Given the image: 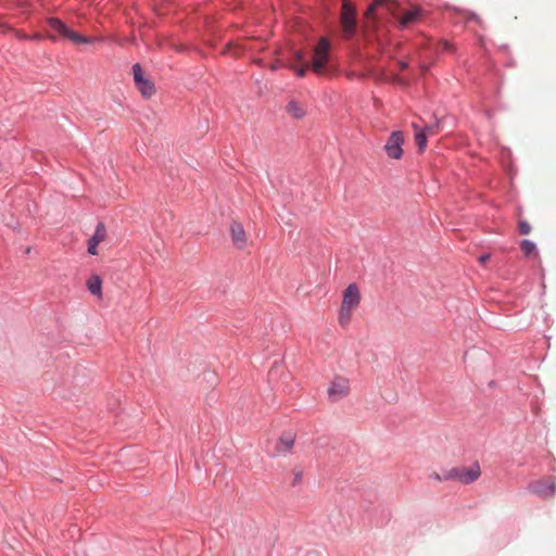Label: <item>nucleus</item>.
Listing matches in <instances>:
<instances>
[{
  "mask_svg": "<svg viewBox=\"0 0 556 556\" xmlns=\"http://www.w3.org/2000/svg\"><path fill=\"white\" fill-rule=\"evenodd\" d=\"M399 66H400L401 70H405V68H407L408 64L405 61H400L399 62Z\"/></svg>",
  "mask_w": 556,
  "mask_h": 556,
  "instance_id": "nucleus-28",
  "label": "nucleus"
},
{
  "mask_svg": "<svg viewBox=\"0 0 556 556\" xmlns=\"http://www.w3.org/2000/svg\"><path fill=\"white\" fill-rule=\"evenodd\" d=\"M424 130L427 132V136H432L437 134V126H427Z\"/></svg>",
  "mask_w": 556,
  "mask_h": 556,
  "instance_id": "nucleus-21",
  "label": "nucleus"
},
{
  "mask_svg": "<svg viewBox=\"0 0 556 556\" xmlns=\"http://www.w3.org/2000/svg\"><path fill=\"white\" fill-rule=\"evenodd\" d=\"M530 488L534 494L543 498H552L556 492V484L551 478L534 482Z\"/></svg>",
  "mask_w": 556,
  "mask_h": 556,
  "instance_id": "nucleus-11",
  "label": "nucleus"
},
{
  "mask_svg": "<svg viewBox=\"0 0 556 556\" xmlns=\"http://www.w3.org/2000/svg\"><path fill=\"white\" fill-rule=\"evenodd\" d=\"M480 468L478 465H473L467 468H452L444 473L445 480H457L464 484L471 483L480 477Z\"/></svg>",
  "mask_w": 556,
  "mask_h": 556,
  "instance_id": "nucleus-4",
  "label": "nucleus"
},
{
  "mask_svg": "<svg viewBox=\"0 0 556 556\" xmlns=\"http://www.w3.org/2000/svg\"><path fill=\"white\" fill-rule=\"evenodd\" d=\"M361 290L356 283H350L343 291L342 302L338 313V323L345 328L350 325L354 312L361 304Z\"/></svg>",
  "mask_w": 556,
  "mask_h": 556,
  "instance_id": "nucleus-1",
  "label": "nucleus"
},
{
  "mask_svg": "<svg viewBox=\"0 0 556 556\" xmlns=\"http://www.w3.org/2000/svg\"><path fill=\"white\" fill-rule=\"evenodd\" d=\"M134 80L136 87L144 98H150L155 93L154 84L147 77H144L142 68L139 64L132 66Z\"/></svg>",
  "mask_w": 556,
  "mask_h": 556,
  "instance_id": "nucleus-7",
  "label": "nucleus"
},
{
  "mask_svg": "<svg viewBox=\"0 0 556 556\" xmlns=\"http://www.w3.org/2000/svg\"><path fill=\"white\" fill-rule=\"evenodd\" d=\"M530 231H531V226L527 222H525V220L519 222V232L521 235H528V233H530Z\"/></svg>",
  "mask_w": 556,
  "mask_h": 556,
  "instance_id": "nucleus-20",
  "label": "nucleus"
},
{
  "mask_svg": "<svg viewBox=\"0 0 556 556\" xmlns=\"http://www.w3.org/2000/svg\"><path fill=\"white\" fill-rule=\"evenodd\" d=\"M413 128L415 130V142L418 147L419 152H424L427 147V132L422 129H419L416 124H413Z\"/></svg>",
  "mask_w": 556,
  "mask_h": 556,
  "instance_id": "nucleus-17",
  "label": "nucleus"
},
{
  "mask_svg": "<svg viewBox=\"0 0 556 556\" xmlns=\"http://www.w3.org/2000/svg\"><path fill=\"white\" fill-rule=\"evenodd\" d=\"M393 81H394L395 84H400V85H406V84H407V83H406V80H405L404 78H402V77H400V76H397V75H395V76H394Z\"/></svg>",
  "mask_w": 556,
  "mask_h": 556,
  "instance_id": "nucleus-23",
  "label": "nucleus"
},
{
  "mask_svg": "<svg viewBox=\"0 0 556 556\" xmlns=\"http://www.w3.org/2000/svg\"><path fill=\"white\" fill-rule=\"evenodd\" d=\"M230 233L233 245L239 250L244 249L248 238L242 224L232 222L230 226Z\"/></svg>",
  "mask_w": 556,
  "mask_h": 556,
  "instance_id": "nucleus-12",
  "label": "nucleus"
},
{
  "mask_svg": "<svg viewBox=\"0 0 556 556\" xmlns=\"http://www.w3.org/2000/svg\"><path fill=\"white\" fill-rule=\"evenodd\" d=\"M17 1V5L20 7H24L27 2L26 0H16Z\"/></svg>",
  "mask_w": 556,
  "mask_h": 556,
  "instance_id": "nucleus-29",
  "label": "nucleus"
},
{
  "mask_svg": "<svg viewBox=\"0 0 556 556\" xmlns=\"http://www.w3.org/2000/svg\"><path fill=\"white\" fill-rule=\"evenodd\" d=\"M442 49L444 51L451 50V45L447 41L442 42Z\"/></svg>",
  "mask_w": 556,
  "mask_h": 556,
  "instance_id": "nucleus-26",
  "label": "nucleus"
},
{
  "mask_svg": "<svg viewBox=\"0 0 556 556\" xmlns=\"http://www.w3.org/2000/svg\"><path fill=\"white\" fill-rule=\"evenodd\" d=\"M279 66H280V65H279V63H274V64H271V65H270V70L275 71V70H277Z\"/></svg>",
  "mask_w": 556,
  "mask_h": 556,
  "instance_id": "nucleus-30",
  "label": "nucleus"
},
{
  "mask_svg": "<svg viewBox=\"0 0 556 556\" xmlns=\"http://www.w3.org/2000/svg\"><path fill=\"white\" fill-rule=\"evenodd\" d=\"M106 238V228L103 223H99L96 227L93 236L88 240V253L90 255H97L98 245L103 242Z\"/></svg>",
  "mask_w": 556,
  "mask_h": 556,
  "instance_id": "nucleus-13",
  "label": "nucleus"
},
{
  "mask_svg": "<svg viewBox=\"0 0 556 556\" xmlns=\"http://www.w3.org/2000/svg\"><path fill=\"white\" fill-rule=\"evenodd\" d=\"M48 27L50 33L48 34V38L55 41L59 38L66 39L74 45L81 43H91L98 38L85 37L75 30L71 29L67 25H65L61 20L56 17H50L47 20Z\"/></svg>",
  "mask_w": 556,
  "mask_h": 556,
  "instance_id": "nucleus-2",
  "label": "nucleus"
},
{
  "mask_svg": "<svg viewBox=\"0 0 556 556\" xmlns=\"http://www.w3.org/2000/svg\"><path fill=\"white\" fill-rule=\"evenodd\" d=\"M302 480V473L300 471L295 472L294 483L300 482Z\"/></svg>",
  "mask_w": 556,
  "mask_h": 556,
  "instance_id": "nucleus-27",
  "label": "nucleus"
},
{
  "mask_svg": "<svg viewBox=\"0 0 556 556\" xmlns=\"http://www.w3.org/2000/svg\"><path fill=\"white\" fill-rule=\"evenodd\" d=\"M340 20L344 37L351 38L356 28V10L349 0L342 1Z\"/></svg>",
  "mask_w": 556,
  "mask_h": 556,
  "instance_id": "nucleus-3",
  "label": "nucleus"
},
{
  "mask_svg": "<svg viewBox=\"0 0 556 556\" xmlns=\"http://www.w3.org/2000/svg\"><path fill=\"white\" fill-rule=\"evenodd\" d=\"M404 143V135L402 131H393L384 146V150L389 157L400 160L403 155L402 146Z\"/></svg>",
  "mask_w": 556,
  "mask_h": 556,
  "instance_id": "nucleus-8",
  "label": "nucleus"
},
{
  "mask_svg": "<svg viewBox=\"0 0 556 556\" xmlns=\"http://www.w3.org/2000/svg\"><path fill=\"white\" fill-rule=\"evenodd\" d=\"M290 67L296 73L299 77H304L306 75L308 65L304 64L301 67H296L294 64L290 65Z\"/></svg>",
  "mask_w": 556,
  "mask_h": 556,
  "instance_id": "nucleus-19",
  "label": "nucleus"
},
{
  "mask_svg": "<svg viewBox=\"0 0 556 556\" xmlns=\"http://www.w3.org/2000/svg\"><path fill=\"white\" fill-rule=\"evenodd\" d=\"M286 111L291 117H293L295 119H301L306 115V109H305L304 104H302L301 102H299L294 99H291L288 102V104L286 106Z\"/></svg>",
  "mask_w": 556,
  "mask_h": 556,
  "instance_id": "nucleus-14",
  "label": "nucleus"
},
{
  "mask_svg": "<svg viewBox=\"0 0 556 556\" xmlns=\"http://www.w3.org/2000/svg\"><path fill=\"white\" fill-rule=\"evenodd\" d=\"M295 442V434L293 432H285L279 438L276 448L280 453L289 452Z\"/></svg>",
  "mask_w": 556,
  "mask_h": 556,
  "instance_id": "nucleus-15",
  "label": "nucleus"
},
{
  "mask_svg": "<svg viewBox=\"0 0 556 556\" xmlns=\"http://www.w3.org/2000/svg\"><path fill=\"white\" fill-rule=\"evenodd\" d=\"M430 478H432V479H434V480H437V481H446V480L444 479V475L441 477V476H440L439 473H437V472H433V473L430 476Z\"/></svg>",
  "mask_w": 556,
  "mask_h": 556,
  "instance_id": "nucleus-24",
  "label": "nucleus"
},
{
  "mask_svg": "<svg viewBox=\"0 0 556 556\" xmlns=\"http://www.w3.org/2000/svg\"><path fill=\"white\" fill-rule=\"evenodd\" d=\"M330 45L326 38H320L316 47L314 48V58L312 63V70L316 74H321L328 62Z\"/></svg>",
  "mask_w": 556,
  "mask_h": 556,
  "instance_id": "nucleus-5",
  "label": "nucleus"
},
{
  "mask_svg": "<svg viewBox=\"0 0 556 556\" xmlns=\"http://www.w3.org/2000/svg\"><path fill=\"white\" fill-rule=\"evenodd\" d=\"M378 8H384L396 18H399L402 11L399 0H374L365 13L366 17H371Z\"/></svg>",
  "mask_w": 556,
  "mask_h": 556,
  "instance_id": "nucleus-9",
  "label": "nucleus"
},
{
  "mask_svg": "<svg viewBox=\"0 0 556 556\" xmlns=\"http://www.w3.org/2000/svg\"><path fill=\"white\" fill-rule=\"evenodd\" d=\"M490 260V254H483L479 257V262L484 265Z\"/></svg>",
  "mask_w": 556,
  "mask_h": 556,
  "instance_id": "nucleus-25",
  "label": "nucleus"
},
{
  "mask_svg": "<svg viewBox=\"0 0 556 556\" xmlns=\"http://www.w3.org/2000/svg\"><path fill=\"white\" fill-rule=\"evenodd\" d=\"M294 59H295V61H298V62L303 61V60H304V52H303V51H300V50H299V51H295V52H294Z\"/></svg>",
  "mask_w": 556,
  "mask_h": 556,
  "instance_id": "nucleus-22",
  "label": "nucleus"
},
{
  "mask_svg": "<svg viewBox=\"0 0 556 556\" xmlns=\"http://www.w3.org/2000/svg\"><path fill=\"white\" fill-rule=\"evenodd\" d=\"M520 249L526 256H530L535 253L536 247L530 240H522L520 243Z\"/></svg>",
  "mask_w": 556,
  "mask_h": 556,
  "instance_id": "nucleus-18",
  "label": "nucleus"
},
{
  "mask_svg": "<svg viewBox=\"0 0 556 556\" xmlns=\"http://www.w3.org/2000/svg\"><path fill=\"white\" fill-rule=\"evenodd\" d=\"M350 393V381L345 377L338 376L329 384L327 389L328 397L336 403L346 397Z\"/></svg>",
  "mask_w": 556,
  "mask_h": 556,
  "instance_id": "nucleus-6",
  "label": "nucleus"
},
{
  "mask_svg": "<svg viewBox=\"0 0 556 556\" xmlns=\"http://www.w3.org/2000/svg\"><path fill=\"white\" fill-rule=\"evenodd\" d=\"M424 10L418 5H410L408 10H405L400 14L397 18L399 27L406 28L412 24H415L421 20Z\"/></svg>",
  "mask_w": 556,
  "mask_h": 556,
  "instance_id": "nucleus-10",
  "label": "nucleus"
},
{
  "mask_svg": "<svg viewBox=\"0 0 556 556\" xmlns=\"http://www.w3.org/2000/svg\"><path fill=\"white\" fill-rule=\"evenodd\" d=\"M87 288L91 294L102 296V279L98 275H92L87 280Z\"/></svg>",
  "mask_w": 556,
  "mask_h": 556,
  "instance_id": "nucleus-16",
  "label": "nucleus"
}]
</instances>
